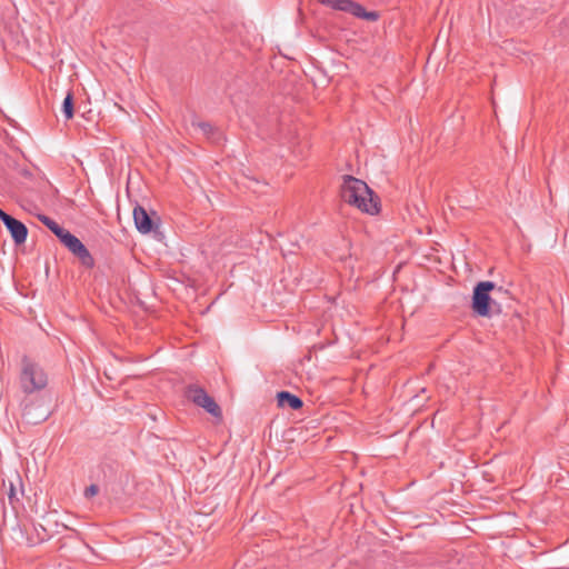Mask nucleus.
I'll return each instance as SVG.
<instances>
[{
  "label": "nucleus",
  "mask_w": 569,
  "mask_h": 569,
  "mask_svg": "<svg viewBox=\"0 0 569 569\" xmlns=\"http://www.w3.org/2000/svg\"><path fill=\"white\" fill-rule=\"evenodd\" d=\"M6 228L10 232L16 244H22L28 237V228L18 219L11 217L6 219Z\"/></svg>",
  "instance_id": "nucleus-8"
},
{
  "label": "nucleus",
  "mask_w": 569,
  "mask_h": 569,
  "mask_svg": "<svg viewBox=\"0 0 569 569\" xmlns=\"http://www.w3.org/2000/svg\"><path fill=\"white\" fill-rule=\"evenodd\" d=\"M133 220L139 232L148 234L159 227V217L154 211L149 213L142 206L137 204L133 209Z\"/></svg>",
  "instance_id": "nucleus-7"
},
{
  "label": "nucleus",
  "mask_w": 569,
  "mask_h": 569,
  "mask_svg": "<svg viewBox=\"0 0 569 569\" xmlns=\"http://www.w3.org/2000/svg\"><path fill=\"white\" fill-rule=\"evenodd\" d=\"M33 406L27 405L23 409V417L29 423L37 425L41 421L47 420L49 413L47 411L41 412L39 416L33 415Z\"/></svg>",
  "instance_id": "nucleus-11"
},
{
  "label": "nucleus",
  "mask_w": 569,
  "mask_h": 569,
  "mask_svg": "<svg viewBox=\"0 0 569 569\" xmlns=\"http://www.w3.org/2000/svg\"><path fill=\"white\" fill-rule=\"evenodd\" d=\"M325 7L351 14L355 18L368 21H377L380 18L378 11H367L362 4L353 0H320Z\"/></svg>",
  "instance_id": "nucleus-3"
},
{
  "label": "nucleus",
  "mask_w": 569,
  "mask_h": 569,
  "mask_svg": "<svg viewBox=\"0 0 569 569\" xmlns=\"http://www.w3.org/2000/svg\"><path fill=\"white\" fill-rule=\"evenodd\" d=\"M99 492V487L97 485H90L84 490V497L86 498H92Z\"/></svg>",
  "instance_id": "nucleus-16"
},
{
  "label": "nucleus",
  "mask_w": 569,
  "mask_h": 569,
  "mask_svg": "<svg viewBox=\"0 0 569 569\" xmlns=\"http://www.w3.org/2000/svg\"><path fill=\"white\" fill-rule=\"evenodd\" d=\"M12 216L8 214L7 212H4L2 209H0V220L3 222V224L6 223V219L7 218H11Z\"/></svg>",
  "instance_id": "nucleus-17"
},
{
  "label": "nucleus",
  "mask_w": 569,
  "mask_h": 569,
  "mask_svg": "<svg viewBox=\"0 0 569 569\" xmlns=\"http://www.w3.org/2000/svg\"><path fill=\"white\" fill-rule=\"evenodd\" d=\"M47 383L48 377L44 370L28 357H23L20 373V386L23 392L32 393L42 390Z\"/></svg>",
  "instance_id": "nucleus-2"
},
{
  "label": "nucleus",
  "mask_w": 569,
  "mask_h": 569,
  "mask_svg": "<svg viewBox=\"0 0 569 569\" xmlns=\"http://www.w3.org/2000/svg\"><path fill=\"white\" fill-rule=\"evenodd\" d=\"M38 219L57 236L60 240L68 230L62 228L58 222L46 214H39Z\"/></svg>",
  "instance_id": "nucleus-10"
},
{
  "label": "nucleus",
  "mask_w": 569,
  "mask_h": 569,
  "mask_svg": "<svg viewBox=\"0 0 569 569\" xmlns=\"http://www.w3.org/2000/svg\"><path fill=\"white\" fill-rule=\"evenodd\" d=\"M496 289L492 281L478 282L472 292V310L480 317L490 316V305L492 302L490 292Z\"/></svg>",
  "instance_id": "nucleus-5"
},
{
  "label": "nucleus",
  "mask_w": 569,
  "mask_h": 569,
  "mask_svg": "<svg viewBox=\"0 0 569 569\" xmlns=\"http://www.w3.org/2000/svg\"><path fill=\"white\" fill-rule=\"evenodd\" d=\"M34 530L37 532V538L36 539L28 538L30 546H34L40 542H43L51 537V535L47 531V529L42 525L34 526Z\"/></svg>",
  "instance_id": "nucleus-13"
},
{
  "label": "nucleus",
  "mask_w": 569,
  "mask_h": 569,
  "mask_svg": "<svg viewBox=\"0 0 569 569\" xmlns=\"http://www.w3.org/2000/svg\"><path fill=\"white\" fill-rule=\"evenodd\" d=\"M277 401H278V406L281 407V408H290L292 410H299L302 408L303 406V402L302 400L289 392V391H280L277 393Z\"/></svg>",
  "instance_id": "nucleus-9"
},
{
  "label": "nucleus",
  "mask_w": 569,
  "mask_h": 569,
  "mask_svg": "<svg viewBox=\"0 0 569 569\" xmlns=\"http://www.w3.org/2000/svg\"><path fill=\"white\" fill-rule=\"evenodd\" d=\"M197 127L209 138L216 131L214 127L204 121L197 122Z\"/></svg>",
  "instance_id": "nucleus-14"
},
{
  "label": "nucleus",
  "mask_w": 569,
  "mask_h": 569,
  "mask_svg": "<svg viewBox=\"0 0 569 569\" xmlns=\"http://www.w3.org/2000/svg\"><path fill=\"white\" fill-rule=\"evenodd\" d=\"M62 236L60 242L80 260L81 264L86 268H93L94 259L80 239L69 231Z\"/></svg>",
  "instance_id": "nucleus-6"
},
{
  "label": "nucleus",
  "mask_w": 569,
  "mask_h": 569,
  "mask_svg": "<svg viewBox=\"0 0 569 569\" xmlns=\"http://www.w3.org/2000/svg\"><path fill=\"white\" fill-rule=\"evenodd\" d=\"M8 495L9 502L13 506L16 502L19 501V498L17 497V491L14 488V485L12 482H9V488L6 491Z\"/></svg>",
  "instance_id": "nucleus-15"
},
{
  "label": "nucleus",
  "mask_w": 569,
  "mask_h": 569,
  "mask_svg": "<svg viewBox=\"0 0 569 569\" xmlns=\"http://www.w3.org/2000/svg\"><path fill=\"white\" fill-rule=\"evenodd\" d=\"M62 112L66 119H72L74 114V103H73V94L72 92H68L63 102H62Z\"/></svg>",
  "instance_id": "nucleus-12"
},
{
  "label": "nucleus",
  "mask_w": 569,
  "mask_h": 569,
  "mask_svg": "<svg viewBox=\"0 0 569 569\" xmlns=\"http://www.w3.org/2000/svg\"><path fill=\"white\" fill-rule=\"evenodd\" d=\"M340 194L346 203L357 207L365 213L377 214L380 211L379 197L358 178L343 176Z\"/></svg>",
  "instance_id": "nucleus-1"
},
{
  "label": "nucleus",
  "mask_w": 569,
  "mask_h": 569,
  "mask_svg": "<svg viewBox=\"0 0 569 569\" xmlns=\"http://www.w3.org/2000/svg\"><path fill=\"white\" fill-rule=\"evenodd\" d=\"M184 396L196 406L203 408L212 417L218 419L222 418V411L219 405L203 388L198 385H189L186 388Z\"/></svg>",
  "instance_id": "nucleus-4"
}]
</instances>
